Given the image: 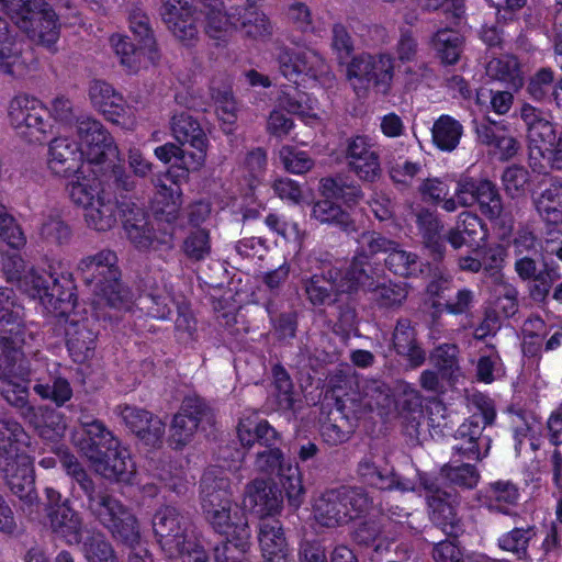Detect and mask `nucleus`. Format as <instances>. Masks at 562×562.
I'll use <instances>...</instances> for the list:
<instances>
[{"label": "nucleus", "mask_w": 562, "mask_h": 562, "mask_svg": "<svg viewBox=\"0 0 562 562\" xmlns=\"http://www.w3.org/2000/svg\"><path fill=\"white\" fill-rule=\"evenodd\" d=\"M78 270L87 284L94 285L98 305L109 306L119 312L130 311L132 294L121 282L116 254L103 249L93 256L80 260Z\"/></svg>", "instance_id": "1"}, {"label": "nucleus", "mask_w": 562, "mask_h": 562, "mask_svg": "<svg viewBox=\"0 0 562 562\" xmlns=\"http://www.w3.org/2000/svg\"><path fill=\"white\" fill-rule=\"evenodd\" d=\"M373 506V498L364 487L341 485L324 491L314 501L313 513L322 526L335 528L367 515Z\"/></svg>", "instance_id": "2"}, {"label": "nucleus", "mask_w": 562, "mask_h": 562, "mask_svg": "<svg viewBox=\"0 0 562 562\" xmlns=\"http://www.w3.org/2000/svg\"><path fill=\"white\" fill-rule=\"evenodd\" d=\"M472 415L456 430L453 451L468 460H482L490 449V438L483 436L486 426L492 425L496 417L493 401L482 393L470 397Z\"/></svg>", "instance_id": "3"}, {"label": "nucleus", "mask_w": 562, "mask_h": 562, "mask_svg": "<svg viewBox=\"0 0 562 562\" xmlns=\"http://www.w3.org/2000/svg\"><path fill=\"white\" fill-rule=\"evenodd\" d=\"M71 201L83 207L85 222L98 232H108L117 222V203L106 193L99 179L77 177L68 186Z\"/></svg>", "instance_id": "4"}, {"label": "nucleus", "mask_w": 562, "mask_h": 562, "mask_svg": "<svg viewBox=\"0 0 562 562\" xmlns=\"http://www.w3.org/2000/svg\"><path fill=\"white\" fill-rule=\"evenodd\" d=\"M89 514L105 529L112 538L125 546L140 541V531L135 515L117 498L104 488L86 503Z\"/></svg>", "instance_id": "5"}, {"label": "nucleus", "mask_w": 562, "mask_h": 562, "mask_svg": "<svg viewBox=\"0 0 562 562\" xmlns=\"http://www.w3.org/2000/svg\"><path fill=\"white\" fill-rule=\"evenodd\" d=\"M395 76V57L390 53H361L347 66V78L357 93L373 88L378 93H390Z\"/></svg>", "instance_id": "6"}, {"label": "nucleus", "mask_w": 562, "mask_h": 562, "mask_svg": "<svg viewBox=\"0 0 562 562\" xmlns=\"http://www.w3.org/2000/svg\"><path fill=\"white\" fill-rule=\"evenodd\" d=\"M76 133L80 142L82 160L92 166L94 172L104 173L120 150L109 131L91 116H81L76 121Z\"/></svg>", "instance_id": "7"}, {"label": "nucleus", "mask_w": 562, "mask_h": 562, "mask_svg": "<svg viewBox=\"0 0 562 562\" xmlns=\"http://www.w3.org/2000/svg\"><path fill=\"white\" fill-rule=\"evenodd\" d=\"M35 369L26 364H19L18 368L0 369V394L3 400L15 408L26 423L38 427L41 423L42 406L33 405L29 400V386L18 381L15 378L32 381Z\"/></svg>", "instance_id": "8"}, {"label": "nucleus", "mask_w": 562, "mask_h": 562, "mask_svg": "<svg viewBox=\"0 0 562 562\" xmlns=\"http://www.w3.org/2000/svg\"><path fill=\"white\" fill-rule=\"evenodd\" d=\"M154 533L169 558L183 554L186 546L192 544L188 519L173 506L159 508L153 518Z\"/></svg>", "instance_id": "9"}, {"label": "nucleus", "mask_w": 562, "mask_h": 562, "mask_svg": "<svg viewBox=\"0 0 562 562\" xmlns=\"http://www.w3.org/2000/svg\"><path fill=\"white\" fill-rule=\"evenodd\" d=\"M8 115L11 126L29 142H41L49 128L47 109L29 95L13 98Z\"/></svg>", "instance_id": "10"}, {"label": "nucleus", "mask_w": 562, "mask_h": 562, "mask_svg": "<svg viewBox=\"0 0 562 562\" xmlns=\"http://www.w3.org/2000/svg\"><path fill=\"white\" fill-rule=\"evenodd\" d=\"M520 117L527 130L530 166L541 172L543 166L540 164V158L546 157L543 147L554 145L557 140L555 126L544 111L529 103H525L520 108Z\"/></svg>", "instance_id": "11"}, {"label": "nucleus", "mask_w": 562, "mask_h": 562, "mask_svg": "<svg viewBox=\"0 0 562 562\" xmlns=\"http://www.w3.org/2000/svg\"><path fill=\"white\" fill-rule=\"evenodd\" d=\"M280 72L289 80L304 75L314 80H330L333 75L326 59L311 47L281 48L278 54Z\"/></svg>", "instance_id": "12"}, {"label": "nucleus", "mask_w": 562, "mask_h": 562, "mask_svg": "<svg viewBox=\"0 0 562 562\" xmlns=\"http://www.w3.org/2000/svg\"><path fill=\"white\" fill-rule=\"evenodd\" d=\"M201 0H161L160 15L169 32L183 45L199 38L198 16Z\"/></svg>", "instance_id": "13"}, {"label": "nucleus", "mask_w": 562, "mask_h": 562, "mask_svg": "<svg viewBox=\"0 0 562 562\" xmlns=\"http://www.w3.org/2000/svg\"><path fill=\"white\" fill-rule=\"evenodd\" d=\"M454 195L462 207L479 205L488 220H496L503 213V199L495 183L487 179L465 178L458 182Z\"/></svg>", "instance_id": "14"}, {"label": "nucleus", "mask_w": 562, "mask_h": 562, "mask_svg": "<svg viewBox=\"0 0 562 562\" xmlns=\"http://www.w3.org/2000/svg\"><path fill=\"white\" fill-rule=\"evenodd\" d=\"M515 271L522 281H531L529 295L533 301L544 302L553 284L561 279L560 267L552 260L542 257L540 266L528 255L519 256L514 265Z\"/></svg>", "instance_id": "15"}, {"label": "nucleus", "mask_w": 562, "mask_h": 562, "mask_svg": "<svg viewBox=\"0 0 562 562\" xmlns=\"http://www.w3.org/2000/svg\"><path fill=\"white\" fill-rule=\"evenodd\" d=\"M34 340L35 336L21 321L10 325L0 324V369L12 370L19 364H25L24 360L29 356L37 357L40 350L34 348Z\"/></svg>", "instance_id": "16"}, {"label": "nucleus", "mask_w": 562, "mask_h": 562, "mask_svg": "<svg viewBox=\"0 0 562 562\" xmlns=\"http://www.w3.org/2000/svg\"><path fill=\"white\" fill-rule=\"evenodd\" d=\"M356 473L362 484L381 491L400 490L406 492L415 490L413 482L402 479L387 464L386 460L378 454L363 456L357 464Z\"/></svg>", "instance_id": "17"}, {"label": "nucleus", "mask_w": 562, "mask_h": 562, "mask_svg": "<svg viewBox=\"0 0 562 562\" xmlns=\"http://www.w3.org/2000/svg\"><path fill=\"white\" fill-rule=\"evenodd\" d=\"M122 212L124 231L135 248L140 251H168L173 248L172 235L164 239L157 238L143 209L133 204L126 205Z\"/></svg>", "instance_id": "18"}, {"label": "nucleus", "mask_w": 562, "mask_h": 562, "mask_svg": "<svg viewBox=\"0 0 562 562\" xmlns=\"http://www.w3.org/2000/svg\"><path fill=\"white\" fill-rule=\"evenodd\" d=\"M201 508L207 524L220 535L250 531L246 512L233 498Z\"/></svg>", "instance_id": "19"}, {"label": "nucleus", "mask_w": 562, "mask_h": 562, "mask_svg": "<svg viewBox=\"0 0 562 562\" xmlns=\"http://www.w3.org/2000/svg\"><path fill=\"white\" fill-rule=\"evenodd\" d=\"M200 11L205 14V33L215 41L216 45L227 42L232 32L236 30V20H239L237 7L224 11L221 0H201Z\"/></svg>", "instance_id": "20"}, {"label": "nucleus", "mask_w": 562, "mask_h": 562, "mask_svg": "<svg viewBox=\"0 0 562 562\" xmlns=\"http://www.w3.org/2000/svg\"><path fill=\"white\" fill-rule=\"evenodd\" d=\"M35 443L23 426L13 418H0V462L33 457Z\"/></svg>", "instance_id": "21"}, {"label": "nucleus", "mask_w": 562, "mask_h": 562, "mask_svg": "<svg viewBox=\"0 0 562 562\" xmlns=\"http://www.w3.org/2000/svg\"><path fill=\"white\" fill-rule=\"evenodd\" d=\"M425 488L431 492V495L427 497L431 522L446 536L459 537L463 532V524L456 507L447 501L448 493L435 488L434 484L425 483Z\"/></svg>", "instance_id": "22"}, {"label": "nucleus", "mask_w": 562, "mask_h": 562, "mask_svg": "<svg viewBox=\"0 0 562 562\" xmlns=\"http://www.w3.org/2000/svg\"><path fill=\"white\" fill-rule=\"evenodd\" d=\"M366 136L352 138L347 148L349 167L364 181H374L381 173L379 155Z\"/></svg>", "instance_id": "23"}, {"label": "nucleus", "mask_w": 562, "mask_h": 562, "mask_svg": "<svg viewBox=\"0 0 562 562\" xmlns=\"http://www.w3.org/2000/svg\"><path fill=\"white\" fill-rule=\"evenodd\" d=\"M0 476L16 498L35 491L34 457H22L14 461L2 460Z\"/></svg>", "instance_id": "24"}, {"label": "nucleus", "mask_w": 562, "mask_h": 562, "mask_svg": "<svg viewBox=\"0 0 562 562\" xmlns=\"http://www.w3.org/2000/svg\"><path fill=\"white\" fill-rule=\"evenodd\" d=\"M426 45L442 65L452 66L464 52L465 37L454 29L442 26L427 36Z\"/></svg>", "instance_id": "25"}, {"label": "nucleus", "mask_w": 562, "mask_h": 562, "mask_svg": "<svg viewBox=\"0 0 562 562\" xmlns=\"http://www.w3.org/2000/svg\"><path fill=\"white\" fill-rule=\"evenodd\" d=\"M206 411L207 407L201 398H184L181 411L175 415L170 428L171 439L177 446H184L190 441Z\"/></svg>", "instance_id": "26"}, {"label": "nucleus", "mask_w": 562, "mask_h": 562, "mask_svg": "<svg viewBox=\"0 0 562 562\" xmlns=\"http://www.w3.org/2000/svg\"><path fill=\"white\" fill-rule=\"evenodd\" d=\"M116 412L125 425L148 445L155 446L165 434V424L159 417L134 406H117Z\"/></svg>", "instance_id": "27"}, {"label": "nucleus", "mask_w": 562, "mask_h": 562, "mask_svg": "<svg viewBox=\"0 0 562 562\" xmlns=\"http://www.w3.org/2000/svg\"><path fill=\"white\" fill-rule=\"evenodd\" d=\"M82 161L80 145L68 137H55L49 143L48 167L58 176H69L79 170Z\"/></svg>", "instance_id": "28"}, {"label": "nucleus", "mask_w": 562, "mask_h": 562, "mask_svg": "<svg viewBox=\"0 0 562 562\" xmlns=\"http://www.w3.org/2000/svg\"><path fill=\"white\" fill-rule=\"evenodd\" d=\"M258 540L265 562H285L288 543L280 520L274 517L261 518Z\"/></svg>", "instance_id": "29"}, {"label": "nucleus", "mask_w": 562, "mask_h": 562, "mask_svg": "<svg viewBox=\"0 0 562 562\" xmlns=\"http://www.w3.org/2000/svg\"><path fill=\"white\" fill-rule=\"evenodd\" d=\"M340 270L329 268L322 274H313L303 281L304 291L308 302L314 306H321L329 302H337V296L342 294L339 288Z\"/></svg>", "instance_id": "30"}, {"label": "nucleus", "mask_w": 562, "mask_h": 562, "mask_svg": "<svg viewBox=\"0 0 562 562\" xmlns=\"http://www.w3.org/2000/svg\"><path fill=\"white\" fill-rule=\"evenodd\" d=\"M392 345L396 353L405 358L412 368L420 367L426 360V353L417 341L416 330L408 318L396 322Z\"/></svg>", "instance_id": "31"}, {"label": "nucleus", "mask_w": 562, "mask_h": 562, "mask_svg": "<svg viewBox=\"0 0 562 562\" xmlns=\"http://www.w3.org/2000/svg\"><path fill=\"white\" fill-rule=\"evenodd\" d=\"M89 97L93 106L100 111L104 117L115 124L125 115V104L123 97L115 92L113 87L102 80H94L89 87Z\"/></svg>", "instance_id": "32"}, {"label": "nucleus", "mask_w": 562, "mask_h": 562, "mask_svg": "<svg viewBox=\"0 0 562 562\" xmlns=\"http://www.w3.org/2000/svg\"><path fill=\"white\" fill-rule=\"evenodd\" d=\"M52 531L63 538L68 544H78L82 539V519L70 506L68 499L64 506L46 514Z\"/></svg>", "instance_id": "33"}, {"label": "nucleus", "mask_w": 562, "mask_h": 562, "mask_svg": "<svg viewBox=\"0 0 562 562\" xmlns=\"http://www.w3.org/2000/svg\"><path fill=\"white\" fill-rule=\"evenodd\" d=\"M94 470L108 480L117 482H131L135 474V463L131 459L128 450L121 442L101 461L93 464Z\"/></svg>", "instance_id": "34"}, {"label": "nucleus", "mask_w": 562, "mask_h": 562, "mask_svg": "<svg viewBox=\"0 0 562 562\" xmlns=\"http://www.w3.org/2000/svg\"><path fill=\"white\" fill-rule=\"evenodd\" d=\"M479 499L490 510L509 515L510 506L518 503L519 490L513 482L499 480L482 488L479 492Z\"/></svg>", "instance_id": "35"}, {"label": "nucleus", "mask_w": 562, "mask_h": 562, "mask_svg": "<svg viewBox=\"0 0 562 562\" xmlns=\"http://www.w3.org/2000/svg\"><path fill=\"white\" fill-rule=\"evenodd\" d=\"M372 272L369 259L357 254L347 271L344 274L340 272L338 290L344 294H351L360 288L370 292L378 282Z\"/></svg>", "instance_id": "36"}, {"label": "nucleus", "mask_w": 562, "mask_h": 562, "mask_svg": "<svg viewBox=\"0 0 562 562\" xmlns=\"http://www.w3.org/2000/svg\"><path fill=\"white\" fill-rule=\"evenodd\" d=\"M237 436L244 447L258 442L267 448H276L280 434L265 419L244 418L237 426Z\"/></svg>", "instance_id": "37"}, {"label": "nucleus", "mask_w": 562, "mask_h": 562, "mask_svg": "<svg viewBox=\"0 0 562 562\" xmlns=\"http://www.w3.org/2000/svg\"><path fill=\"white\" fill-rule=\"evenodd\" d=\"M85 435L86 439L81 442L80 449L92 465L101 461L120 443V440L104 424H98Z\"/></svg>", "instance_id": "38"}, {"label": "nucleus", "mask_w": 562, "mask_h": 562, "mask_svg": "<svg viewBox=\"0 0 562 562\" xmlns=\"http://www.w3.org/2000/svg\"><path fill=\"white\" fill-rule=\"evenodd\" d=\"M249 504L261 518L273 517L281 508L278 490L265 480H255L247 486Z\"/></svg>", "instance_id": "39"}, {"label": "nucleus", "mask_w": 562, "mask_h": 562, "mask_svg": "<svg viewBox=\"0 0 562 562\" xmlns=\"http://www.w3.org/2000/svg\"><path fill=\"white\" fill-rule=\"evenodd\" d=\"M485 72L490 79L501 81L514 90H518L524 85L521 66L514 55H502L490 59Z\"/></svg>", "instance_id": "40"}, {"label": "nucleus", "mask_w": 562, "mask_h": 562, "mask_svg": "<svg viewBox=\"0 0 562 562\" xmlns=\"http://www.w3.org/2000/svg\"><path fill=\"white\" fill-rule=\"evenodd\" d=\"M233 498L229 479L216 467L207 469L200 482L201 507Z\"/></svg>", "instance_id": "41"}, {"label": "nucleus", "mask_w": 562, "mask_h": 562, "mask_svg": "<svg viewBox=\"0 0 562 562\" xmlns=\"http://www.w3.org/2000/svg\"><path fill=\"white\" fill-rule=\"evenodd\" d=\"M22 43L7 20L0 15V72L13 75L22 64Z\"/></svg>", "instance_id": "42"}, {"label": "nucleus", "mask_w": 562, "mask_h": 562, "mask_svg": "<svg viewBox=\"0 0 562 562\" xmlns=\"http://www.w3.org/2000/svg\"><path fill=\"white\" fill-rule=\"evenodd\" d=\"M170 128L178 143L189 144L195 149H206V135L200 123L189 113L175 114L171 117Z\"/></svg>", "instance_id": "43"}, {"label": "nucleus", "mask_w": 562, "mask_h": 562, "mask_svg": "<svg viewBox=\"0 0 562 562\" xmlns=\"http://www.w3.org/2000/svg\"><path fill=\"white\" fill-rule=\"evenodd\" d=\"M352 432L353 425L337 402L322 422L321 435L328 445L338 446L346 442Z\"/></svg>", "instance_id": "44"}, {"label": "nucleus", "mask_w": 562, "mask_h": 562, "mask_svg": "<svg viewBox=\"0 0 562 562\" xmlns=\"http://www.w3.org/2000/svg\"><path fill=\"white\" fill-rule=\"evenodd\" d=\"M33 391L42 400L52 401L58 407L63 406L72 397V389L67 379L60 375H36L32 376Z\"/></svg>", "instance_id": "45"}, {"label": "nucleus", "mask_w": 562, "mask_h": 562, "mask_svg": "<svg viewBox=\"0 0 562 562\" xmlns=\"http://www.w3.org/2000/svg\"><path fill=\"white\" fill-rule=\"evenodd\" d=\"M311 217L319 224L336 226L348 234L357 231L356 223L350 214L342 210L340 205L327 199L313 204Z\"/></svg>", "instance_id": "46"}, {"label": "nucleus", "mask_w": 562, "mask_h": 562, "mask_svg": "<svg viewBox=\"0 0 562 562\" xmlns=\"http://www.w3.org/2000/svg\"><path fill=\"white\" fill-rule=\"evenodd\" d=\"M533 205L547 226L562 223V184L552 183L533 198Z\"/></svg>", "instance_id": "47"}, {"label": "nucleus", "mask_w": 562, "mask_h": 562, "mask_svg": "<svg viewBox=\"0 0 562 562\" xmlns=\"http://www.w3.org/2000/svg\"><path fill=\"white\" fill-rule=\"evenodd\" d=\"M57 20L56 12L43 5L37 16L34 19V24L31 25V30L22 31L25 32L32 41L47 48H52L59 38Z\"/></svg>", "instance_id": "48"}, {"label": "nucleus", "mask_w": 562, "mask_h": 562, "mask_svg": "<svg viewBox=\"0 0 562 562\" xmlns=\"http://www.w3.org/2000/svg\"><path fill=\"white\" fill-rule=\"evenodd\" d=\"M49 285L42 304L54 312L64 314L75 305V294L71 282L68 277L61 274L60 278L49 274Z\"/></svg>", "instance_id": "49"}, {"label": "nucleus", "mask_w": 562, "mask_h": 562, "mask_svg": "<svg viewBox=\"0 0 562 562\" xmlns=\"http://www.w3.org/2000/svg\"><path fill=\"white\" fill-rule=\"evenodd\" d=\"M237 11L240 19L236 20V30L244 31L247 36L252 38L271 34L272 26L268 18L254 5L252 0H247L245 5L237 7Z\"/></svg>", "instance_id": "50"}, {"label": "nucleus", "mask_w": 562, "mask_h": 562, "mask_svg": "<svg viewBox=\"0 0 562 562\" xmlns=\"http://www.w3.org/2000/svg\"><path fill=\"white\" fill-rule=\"evenodd\" d=\"M67 347L75 361L88 359L95 346V334L85 323H71L66 329Z\"/></svg>", "instance_id": "51"}, {"label": "nucleus", "mask_w": 562, "mask_h": 562, "mask_svg": "<svg viewBox=\"0 0 562 562\" xmlns=\"http://www.w3.org/2000/svg\"><path fill=\"white\" fill-rule=\"evenodd\" d=\"M251 530L226 535V539L214 548L215 562H245L251 546Z\"/></svg>", "instance_id": "52"}, {"label": "nucleus", "mask_w": 562, "mask_h": 562, "mask_svg": "<svg viewBox=\"0 0 562 562\" xmlns=\"http://www.w3.org/2000/svg\"><path fill=\"white\" fill-rule=\"evenodd\" d=\"M434 144L443 151H452L457 148L463 134L462 124L450 115H440L434 123Z\"/></svg>", "instance_id": "53"}, {"label": "nucleus", "mask_w": 562, "mask_h": 562, "mask_svg": "<svg viewBox=\"0 0 562 562\" xmlns=\"http://www.w3.org/2000/svg\"><path fill=\"white\" fill-rule=\"evenodd\" d=\"M318 191L327 200H342L346 203H356L362 196L360 188L341 175L322 178Z\"/></svg>", "instance_id": "54"}, {"label": "nucleus", "mask_w": 562, "mask_h": 562, "mask_svg": "<svg viewBox=\"0 0 562 562\" xmlns=\"http://www.w3.org/2000/svg\"><path fill=\"white\" fill-rule=\"evenodd\" d=\"M3 11L22 30H31L34 19L44 5L43 0H0Z\"/></svg>", "instance_id": "55"}, {"label": "nucleus", "mask_w": 562, "mask_h": 562, "mask_svg": "<svg viewBox=\"0 0 562 562\" xmlns=\"http://www.w3.org/2000/svg\"><path fill=\"white\" fill-rule=\"evenodd\" d=\"M111 45L120 58V64L128 71H137L145 49H151L153 46H143L138 40V44H134L128 36L114 34L110 38Z\"/></svg>", "instance_id": "56"}, {"label": "nucleus", "mask_w": 562, "mask_h": 562, "mask_svg": "<svg viewBox=\"0 0 562 562\" xmlns=\"http://www.w3.org/2000/svg\"><path fill=\"white\" fill-rule=\"evenodd\" d=\"M360 392V402L370 411L379 409L386 413L394 404L390 387L380 380L364 381Z\"/></svg>", "instance_id": "57"}, {"label": "nucleus", "mask_w": 562, "mask_h": 562, "mask_svg": "<svg viewBox=\"0 0 562 562\" xmlns=\"http://www.w3.org/2000/svg\"><path fill=\"white\" fill-rule=\"evenodd\" d=\"M385 266L390 271L400 277L409 278L423 273V262L416 254L406 251L395 243V249H391Z\"/></svg>", "instance_id": "58"}, {"label": "nucleus", "mask_w": 562, "mask_h": 562, "mask_svg": "<svg viewBox=\"0 0 562 562\" xmlns=\"http://www.w3.org/2000/svg\"><path fill=\"white\" fill-rule=\"evenodd\" d=\"M429 359L442 379L453 380L460 373L459 347L456 344L437 346L430 352Z\"/></svg>", "instance_id": "59"}, {"label": "nucleus", "mask_w": 562, "mask_h": 562, "mask_svg": "<svg viewBox=\"0 0 562 562\" xmlns=\"http://www.w3.org/2000/svg\"><path fill=\"white\" fill-rule=\"evenodd\" d=\"M172 297L164 288H155L145 292L138 297L137 305L140 310L157 319H166L171 313Z\"/></svg>", "instance_id": "60"}, {"label": "nucleus", "mask_w": 562, "mask_h": 562, "mask_svg": "<svg viewBox=\"0 0 562 562\" xmlns=\"http://www.w3.org/2000/svg\"><path fill=\"white\" fill-rule=\"evenodd\" d=\"M82 553L89 562H119L113 546L101 531H93L85 538Z\"/></svg>", "instance_id": "61"}, {"label": "nucleus", "mask_w": 562, "mask_h": 562, "mask_svg": "<svg viewBox=\"0 0 562 562\" xmlns=\"http://www.w3.org/2000/svg\"><path fill=\"white\" fill-rule=\"evenodd\" d=\"M373 302L380 308H398L406 300L408 291L406 285L401 282H376L370 291Z\"/></svg>", "instance_id": "62"}, {"label": "nucleus", "mask_w": 562, "mask_h": 562, "mask_svg": "<svg viewBox=\"0 0 562 562\" xmlns=\"http://www.w3.org/2000/svg\"><path fill=\"white\" fill-rule=\"evenodd\" d=\"M440 474L451 486L462 490L474 488L481 479L477 468L470 463L445 464L440 470Z\"/></svg>", "instance_id": "63"}, {"label": "nucleus", "mask_w": 562, "mask_h": 562, "mask_svg": "<svg viewBox=\"0 0 562 562\" xmlns=\"http://www.w3.org/2000/svg\"><path fill=\"white\" fill-rule=\"evenodd\" d=\"M330 49L338 64L348 66L356 50V41L348 26L341 22H335L331 25Z\"/></svg>", "instance_id": "64"}]
</instances>
